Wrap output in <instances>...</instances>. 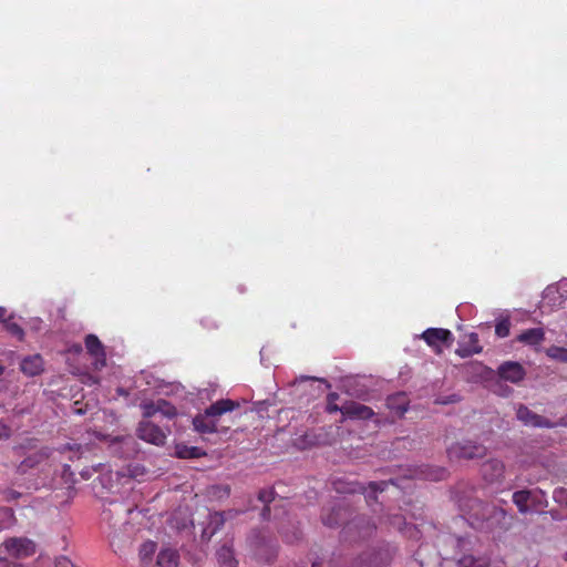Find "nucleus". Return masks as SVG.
<instances>
[{"label": "nucleus", "instance_id": "14", "mask_svg": "<svg viewBox=\"0 0 567 567\" xmlns=\"http://www.w3.org/2000/svg\"><path fill=\"white\" fill-rule=\"evenodd\" d=\"M342 415L350 420H369L374 415L373 410L355 401H348L343 404Z\"/></svg>", "mask_w": 567, "mask_h": 567}, {"label": "nucleus", "instance_id": "42", "mask_svg": "<svg viewBox=\"0 0 567 567\" xmlns=\"http://www.w3.org/2000/svg\"><path fill=\"white\" fill-rule=\"evenodd\" d=\"M338 399H339V395H338V393H334V392L329 393L327 396L328 402H336Z\"/></svg>", "mask_w": 567, "mask_h": 567}, {"label": "nucleus", "instance_id": "33", "mask_svg": "<svg viewBox=\"0 0 567 567\" xmlns=\"http://www.w3.org/2000/svg\"><path fill=\"white\" fill-rule=\"evenodd\" d=\"M511 321L508 318L499 320L495 326V333L499 338H505L509 334Z\"/></svg>", "mask_w": 567, "mask_h": 567}, {"label": "nucleus", "instance_id": "9", "mask_svg": "<svg viewBox=\"0 0 567 567\" xmlns=\"http://www.w3.org/2000/svg\"><path fill=\"white\" fill-rule=\"evenodd\" d=\"M486 447L482 444H476L471 441L464 443H456L449 447L447 453L450 458H482L486 455Z\"/></svg>", "mask_w": 567, "mask_h": 567}, {"label": "nucleus", "instance_id": "47", "mask_svg": "<svg viewBox=\"0 0 567 567\" xmlns=\"http://www.w3.org/2000/svg\"><path fill=\"white\" fill-rule=\"evenodd\" d=\"M4 529V525L0 523V530Z\"/></svg>", "mask_w": 567, "mask_h": 567}, {"label": "nucleus", "instance_id": "20", "mask_svg": "<svg viewBox=\"0 0 567 567\" xmlns=\"http://www.w3.org/2000/svg\"><path fill=\"white\" fill-rule=\"evenodd\" d=\"M545 339V332L542 328H532L523 331L516 340L528 346H538Z\"/></svg>", "mask_w": 567, "mask_h": 567}, {"label": "nucleus", "instance_id": "17", "mask_svg": "<svg viewBox=\"0 0 567 567\" xmlns=\"http://www.w3.org/2000/svg\"><path fill=\"white\" fill-rule=\"evenodd\" d=\"M20 370L28 377L39 375L43 371V359L40 354L25 357L20 363Z\"/></svg>", "mask_w": 567, "mask_h": 567}, {"label": "nucleus", "instance_id": "43", "mask_svg": "<svg viewBox=\"0 0 567 567\" xmlns=\"http://www.w3.org/2000/svg\"><path fill=\"white\" fill-rule=\"evenodd\" d=\"M73 348H74V351H75V352H81V351H82V347H81V344H76V346H74Z\"/></svg>", "mask_w": 567, "mask_h": 567}, {"label": "nucleus", "instance_id": "45", "mask_svg": "<svg viewBox=\"0 0 567 567\" xmlns=\"http://www.w3.org/2000/svg\"><path fill=\"white\" fill-rule=\"evenodd\" d=\"M230 492V488L228 486L225 487V493L228 495Z\"/></svg>", "mask_w": 567, "mask_h": 567}, {"label": "nucleus", "instance_id": "13", "mask_svg": "<svg viewBox=\"0 0 567 567\" xmlns=\"http://www.w3.org/2000/svg\"><path fill=\"white\" fill-rule=\"evenodd\" d=\"M497 373L501 379L512 383L520 382L526 375L523 365L515 361H506L502 363L497 369Z\"/></svg>", "mask_w": 567, "mask_h": 567}, {"label": "nucleus", "instance_id": "16", "mask_svg": "<svg viewBox=\"0 0 567 567\" xmlns=\"http://www.w3.org/2000/svg\"><path fill=\"white\" fill-rule=\"evenodd\" d=\"M483 350L480 344L478 334L475 332H471L460 342L458 348L456 349V354L461 358H468L473 354L481 353Z\"/></svg>", "mask_w": 567, "mask_h": 567}, {"label": "nucleus", "instance_id": "2", "mask_svg": "<svg viewBox=\"0 0 567 567\" xmlns=\"http://www.w3.org/2000/svg\"><path fill=\"white\" fill-rule=\"evenodd\" d=\"M240 405L237 401L230 399H220L215 403L210 404L203 414H198L194 417L193 424L199 433H215L225 431L228 427H219L220 417L227 413L238 409Z\"/></svg>", "mask_w": 567, "mask_h": 567}, {"label": "nucleus", "instance_id": "7", "mask_svg": "<svg viewBox=\"0 0 567 567\" xmlns=\"http://www.w3.org/2000/svg\"><path fill=\"white\" fill-rule=\"evenodd\" d=\"M353 511L350 508L346 498L334 503L330 508H324L321 515L323 525L328 527H336L352 515Z\"/></svg>", "mask_w": 567, "mask_h": 567}, {"label": "nucleus", "instance_id": "39", "mask_svg": "<svg viewBox=\"0 0 567 567\" xmlns=\"http://www.w3.org/2000/svg\"><path fill=\"white\" fill-rule=\"evenodd\" d=\"M342 406H339L336 402H327V412L328 413H334V412H341L342 413Z\"/></svg>", "mask_w": 567, "mask_h": 567}, {"label": "nucleus", "instance_id": "46", "mask_svg": "<svg viewBox=\"0 0 567 567\" xmlns=\"http://www.w3.org/2000/svg\"><path fill=\"white\" fill-rule=\"evenodd\" d=\"M4 369L0 365V375L3 373Z\"/></svg>", "mask_w": 567, "mask_h": 567}, {"label": "nucleus", "instance_id": "5", "mask_svg": "<svg viewBox=\"0 0 567 567\" xmlns=\"http://www.w3.org/2000/svg\"><path fill=\"white\" fill-rule=\"evenodd\" d=\"M377 526L364 515H357L350 520H347L342 528V537L348 542H358L370 538Z\"/></svg>", "mask_w": 567, "mask_h": 567}, {"label": "nucleus", "instance_id": "6", "mask_svg": "<svg viewBox=\"0 0 567 567\" xmlns=\"http://www.w3.org/2000/svg\"><path fill=\"white\" fill-rule=\"evenodd\" d=\"M421 338L437 354H441L444 348H451L454 342L453 333L443 328H429L422 333Z\"/></svg>", "mask_w": 567, "mask_h": 567}, {"label": "nucleus", "instance_id": "18", "mask_svg": "<svg viewBox=\"0 0 567 567\" xmlns=\"http://www.w3.org/2000/svg\"><path fill=\"white\" fill-rule=\"evenodd\" d=\"M491 557L487 555L463 554L456 561L457 567H489Z\"/></svg>", "mask_w": 567, "mask_h": 567}, {"label": "nucleus", "instance_id": "10", "mask_svg": "<svg viewBox=\"0 0 567 567\" xmlns=\"http://www.w3.org/2000/svg\"><path fill=\"white\" fill-rule=\"evenodd\" d=\"M136 435L138 439L157 446L164 445L167 437L166 432L150 420H142L138 423Z\"/></svg>", "mask_w": 567, "mask_h": 567}, {"label": "nucleus", "instance_id": "27", "mask_svg": "<svg viewBox=\"0 0 567 567\" xmlns=\"http://www.w3.org/2000/svg\"><path fill=\"white\" fill-rule=\"evenodd\" d=\"M390 483H393V481L390 480L389 482H370L368 488H363L367 502H370L372 498H375V494L378 492H383Z\"/></svg>", "mask_w": 567, "mask_h": 567}, {"label": "nucleus", "instance_id": "4", "mask_svg": "<svg viewBox=\"0 0 567 567\" xmlns=\"http://www.w3.org/2000/svg\"><path fill=\"white\" fill-rule=\"evenodd\" d=\"M248 540L257 560L270 564L277 557V543L271 537L265 535L264 532L252 530Z\"/></svg>", "mask_w": 567, "mask_h": 567}, {"label": "nucleus", "instance_id": "3", "mask_svg": "<svg viewBox=\"0 0 567 567\" xmlns=\"http://www.w3.org/2000/svg\"><path fill=\"white\" fill-rule=\"evenodd\" d=\"M394 555V548L386 543L369 547L361 553L354 561L353 567H386Z\"/></svg>", "mask_w": 567, "mask_h": 567}, {"label": "nucleus", "instance_id": "8", "mask_svg": "<svg viewBox=\"0 0 567 567\" xmlns=\"http://www.w3.org/2000/svg\"><path fill=\"white\" fill-rule=\"evenodd\" d=\"M35 543L27 537H11L3 542L2 548L18 559L27 558L35 553Z\"/></svg>", "mask_w": 567, "mask_h": 567}, {"label": "nucleus", "instance_id": "40", "mask_svg": "<svg viewBox=\"0 0 567 567\" xmlns=\"http://www.w3.org/2000/svg\"><path fill=\"white\" fill-rule=\"evenodd\" d=\"M10 427L7 424L0 422V440L8 439L10 436Z\"/></svg>", "mask_w": 567, "mask_h": 567}, {"label": "nucleus", "instance_id": "12", "mask_svg": "<svg viewBox=\"0 0 567 567\" xmlns=\"http://www.w3.org/2000/svg\"><path fill=\"white\" fill-rule=\"evenodd\" d=\"M87 353L94 358V367L100 370L106 365V353L104 346L95 334H87L84 339Z\"/></svg>", "mask_w": 567, "mask_h": 567}, {"label": "nucleus", "instance_id": "30", "mask_svg": "<svg viewBox=\"0 0 567 567\" xmlns=\"http://www.w3.org/2000/svg\"><path fill=\"white\" fill-rule=\"evenodd\" d=\"M12 318H13L12 316H10L8 318V321H6V323H4V329L11 336L16 337L19 341H23L24 336H25L24 330L19 323L12 321Z\"/></svg>", "mask_w": 567, "mask_h": 567}, {"label": "nucleus", "instance_id": "19", "mask_svg": "<svg viewBox=\"0 0 567 567\" xmlns=\"http://www.w3.org/2000/svg\"><path fill=\"white\" fill-rule=\"evenodd\" d=\"M216 558L219 567H238V560L235 557L233 546L224 544L216 551Z\"/></svg>", "mask_w": 567, "mask_h": 567}, {"label": "nucleus", "instance_id": "11", "mask_svg": "<svg viewBox=\"0 0 567 567\" xmlns=\"http://www.w3.org/2000/svg\"><path fill=\"white\" fill-rule=\"evenodd\" d=\"M516 416L524 425L533 427L551 429L555 427L556 425H567V423L563 421L558 423H553L548 419L533 412L529 408L523 404H520L517 408Z\"/></svg>", "mask_w": 567, "mask_h": 567}, {"label": "nucleus", "instance_id": "24", "mask_svg": "<svg viewBox=\"0 0 567 567\" xmlns=\"http://www.w3.org/2000/svg\"><path fill=\"white\" fill-rule=\"evenodd\" d=\"M156 548H157V545L154 542H146V543L142 544L140 551H138L142 567H152V565H151L152 557L155 554Z\"/></svg>", "mask_w": 567, "mask_h": 567}, {"label": "nucleus", "instance_id": "29", "mask_svg": "<svg viewBox=\"0 0 567 567\" xmlns=\"http://www.w3.org/2000/svg\"><path fill=\"white\" fill-rule=\"evenodd\" d=\"M157 412L167 419H174L177 415L176 408L164 399L156 401Z\"/></svg>", "mask_w": 567, "mask_h": 567}, {"label": "nucleus", "instance_id": "25", "mask_svg": "<svg viewBox=\"0 0 567 567\" xmlns=\"http://www.w3.org/2000/svg\"><path fill=\"white\" fill-rule=\"evenodd\" d=\"M386 405L389 409L395 410V412L400 415L404 414L408 410L405 395L403 393L389 396L386 400Z\"/></svg>", "mask_w": 567, "mask_h": 567}, {"label": "nucleus", "instance_id": "28", "mask_svg": "<svg viewBox=\"0 0 567 567\" xmlns=\"http://www.w3.org/2000/svg\"><path fill=\"white\" fill-rule=\"evenodd\" d=\"M274 498L275 492L272 489H260L258 493V499L265 504L261 511V516L264 519L268 518V515L270 513L269 504L274 501Z\"/></svg>", "mask_w": 567, "mask_h": 567}, {"label": "nucleus", "instance_id": "36", "mask_svg": "<svg viewBox=\"0 0 567 567\" xmlns=\"http://www.w3.org/2000/svg\"><path fill=\"white\" fill-rule=\"evenodd\" d=\"M63 460V457L61 458V461ZM62 470L61 472V475H62V480L64 481L65 484H74L75 480H74V474L71 472V468H70V465L68 464H62V462L60 463L59 467H58V471Z\"/></svg>", "mask_w": 567, "mask_h": 567}, {"label": "nucleus", "instance_id": "31", "mask_svg": "<svg viewBox=\"0 0 567 567\" xmlns=\"http://www.w3.org/2000/svg\"><path fill=\"white\" fill-rule=\"evenodd\" d=\"M546 354L556 361L567 363V348L551 346L546 350Z\"/></svg>", "mask_w": 567, "mask_h": 567}, {"label": "nucleus", "instance_id": "35", "mask_svg": "<svg viewBox=\"0 0 567 567\" xmlns=\"http://www.w3.org/2000/svg\"><path fill=\"white\" fill-rule=\"evenodd\" d=\"M280 534L282 535L284 540L286 543H290V544H292L301 538V530L298 527H293V530L291 533L281 528Z\"/></svg>", "mask_w": 567, "mask_h": 567}, {"label": "nucleus", "instance_id": "1", "mask_svg": "<svg viewBox=\"0 0 567 567\" xmlns=\"http://www.w3.org/2000/svg\"><path fill=\"white\" fill-rule=\"evenodd\" d=\"M72 446L66 445L62 450L51 449L48 446L29 454L17 467V472L25 475L31 471H37L42 475L44 481H53L58 473V467L61 463L63 454L68 451L71 452Z\"/></svg>", "mask_w": 567, "mask_h": 567}, {"label": "nucleus", "instance_id": "34", "mask_svg": "<svg viewBox=\"0 0 567 567\" xmlns=\"http://www.w3.org/2000/svg\"><path fill=\"white\" fill-rule=\"evenodd\" d=\"M144 420L155 416L158 412L156 409V401H145L141 404Z\"/></svg>", "mask_w": 567, "mask_h": 567}, {"label": "nucleus", "instance_id": "23", "mask_svg": "<svg viewBox=\"0 0 567 567\" xmlns=\"http://www.w3.org/2000/svg\"><path fill=\"white\" fill-rule=\"evenodd\" d=\"M532 492L528 489L517 491L513 494V502L517 506L519 513L527 514L530 512L529 502Z\"/></svg>", "mask_w": 567, "mask_h": 567}, {"label": "nucleus", "instance_id": "44", "mask_svg": "<svg viewBox=\"0 0 567 567\" xmlns=\"http://www.w3.org/2000/svg\"><path fill=\"white\" fill-rule=\"evenodd\" d=\"M312 567H321V563L320 561H312Z\"/></svg>", "mask_w": 567, "mask_h": 567}, {"label": "nucleus", "instance_id": "38", "mask_svg": "<svg viewBox=\"0 0 567 567\" xmlns=\"http://www.w3.org/2000/svg\"><path fill=\"white\" fill-rule=\"evenodd\" d=\"M52 567H76L68 557H59Z\"/></svg>", "mask_w": 567, "mask_h": 567}, {"label": "nucleus", "instance_id": "22", "mask_svg": "<svg viewBox=\"0 0 567 567\" xmlns=\"http://www.w3.org/2000/svg\"><path fill=\"white\" fill-rule=\"evenodd\" d=\"M179 556L174 549H163L158 553L156 564L152 567H177Z\"/></svg>", "mask_w": 567, "mask_h": 567}, {"label": "nucleus", "instance_id": "26", "mask_svg": "<svg viewBox=\"0 0 567 567\" xmlns=\"http://www.w3.org/2000/svg\"><path fill=\"white\" fill-rule=\"evenodd\" d=\"M205 453L197 446L176 445V455L179 458H198Z\"/></svg>", "mask_w": 567, "mask_h": 567}, {"label": "nucleus", "instance_id": "21", "mask_svg": "<svg viewBox=\"0 0 567 567\" xmlns=\"http://www.w3.org/2000/svg\"><path fill=\"white\" fill-rule=\"evenodd\" d=\"M237 514H238V512H235V511L215 512V513L209 514V522H208L207 529H209L210 536L214 535L216 532H218L224 526V524L226 522V515H228L229 517H234Z\"/></svg>", "mask_w": 567, "mask_h": 567}, {"label": "nucleus", "instance_id": "15", "mask_svg": "<svg viewBox=\"0 0 567 567\" xmlns=\"http://www.w3.org/2000/svg\"><path fill=\"white\" fill-rule=\"evenodd\" d=\"M481 472L487 483L501 482L504 478L505 465L502 461L492 458L482 464Z\"/></svg>", "mask_w": 567, "mask_h": 567}, {"label": "nucleus", "instance_id": "32", "mask_svg": "<svg viewBox=\"0 0 567 567\" xmlns=\"http://www.w3.org/2000/svg\"><path fill=\"white\" fill-rule=\"evenodd\" d=\"M16 520L14 512L10 507H0V523L4 525V528L9 527Z\"/></svg>", "mask_w": 567, "mask_h": 567}, {"label": "nucleus", "instance_id": "37", "mask_svg": "<svg viewBox=\"0 0 567 567\" xmlns=\"http://www.w3.org/2000/svg\"><path fill=\"white\" fill-rule=\"evenodd\" d=\"M2 494H3L4 501H7V502H12V501H16L19 497H21V493L16 489H12V488L3 489Z\"/></svg>", "mask_w": 567, "mask_h": 567}, {"label": "nucleus", "instance_id": "41", "mask_svg": "<svg viewBox=\"0 0 567 567\" xmlns=\"http://www.w3.org/2000/svg\"><path fill=\"white\" fill-rule=\"evenodd\" d=\"M0 321L3 322V324L8 321L7 309L4 307H0Z\"/></svg>", "mask_w": 567, "mask_h": 567}]
</instances>
